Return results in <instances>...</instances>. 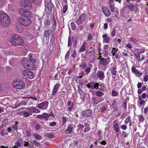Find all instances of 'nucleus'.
Segmentation results:
<instances>
[{
  "mask_svg": "<svg viewBox=\"0 0 148 148\" xmlns=\"http://www.w3.org/2000/svg\"><path fill=\"white\" fill-rule=\"evenodd\" d=\"M130 41L131 42L134 43L137 42L138 41V40L135 38H131Z\"/></svg>",
  "mask_w": 148,
  "mask_h": 148,
  "instance_id": "4d7b16f0",
  "label": "nucleus"
},
{
  "mask_svg": "<svg viewBox=\"0 0 148 148\" xmlns=\"http://www.w3.org/2000/svg\"><path fill=\"white\" fill-rule=\"evenodd\" d=\"M10 41L12 45L14 46L22 45L24 42V40L17 34L14 35Z\"/></svg>",
  "mask_w": 148,
  "mask_h": 148,
  "instance_id": "f257e3e1",
  "label": "nucleus"
},
{
  "mask_svg": "<svg viewBox=\"0 0 148 148\" xmlns=\"http://www.w3.org/2000/svg\"><path fill=\"white\" fill-rule=\"evenodd\" d=\"M15 145L17 146L18 147H21V143L19 141H17L15 143Z\"/></svg>",
  "mask_w": 148,
  "mask_h": 148,
  "instance_id": "0e129e2a",
  "label": "nucleus"
},
{
  "mask_svg": "<svg viewBox=\"0 0 148 148\" xmlns=\"http://www.w3.org/2000/svg\"><path fill=\"white\" fill-rule=\"evenodd\" d=\"M118 49H116L115 48H113L111 51V53L113 56L115 55V54L117 52Z\"/></svg>",
  "mask_w": 148,
  "mask_h": 148,
  "instance_id": "7c9ffc66",
  "label": "nucleus"
},
{
  "mask_svg": "<svg viewBox=\"0 0 148 148\" xmlns=\"http://www.w3.org/2000/svg\"><path fill=\"white\" fill-rule=\"evenodd\" d=\"M56 123L55 122H53L49 123V125L51 126H53L56 125Z\"/></svg>",
  "mask_w": 148,
  "mask_h": 148,
  "instance_id": "774afa93",
  "label": "nucleus"
},
{
  "mask_svg": "<svg viewBox=\"0 0 148 148\" xmlns=\"http://www.w3.org/2000/svg\"><path fill=\"white\" fill-rule=\"evenodd\" d=\"M128 8L130 10V11H134V6L133 5L131 4H130L129 5H128Z\"/></svg>",
  "mask_w": 148,
  "mask_h": 148,
  "instance_id": "c756f323",
  "label": "nucleus"
},
{
  "mask_svg": "<svg viewBox=\"0 0 148 148\" xmlns=\"http://www.w3.org/2000/svg\"><path fill=\"white\" fill-rule=\"evenodd\" d=\"M33 143L37 147H40L41 146L40 144L38 143V142H37L36 140H34L33 141Z\"/></svg>",
  "mask_w": 148,
  "mask_h": 148,
  "instance_id": "473e14b6",
  "label": "nucleus"
},
{
  "mask_svg": "<svg viewBox=\"0 0 148 148\" xmlns=\"http://www.w3.org/2000/svg\"><path fill=\"white\" fill-rule=\"evenodd\" d=\"M90 68L89 67H87L85 70V71L87 74L89 73L90 71Z\"/></svg>",
  "mask_w": 148,
  "mask_h": 148,
  "instance_id": "58836bf2",
  "label": "nucleus"
},
{
  "mask_svg": "<svg viewBox=\"0 0 148 148\" xmlns=\"http://www.w3.org/2000/svg\"><path fill=\"white\" fill-rule=\"evenodd\" d=\"M42 116H43V118H44L45 119H46V120H48L49 118V116L47 113H44L42 115Z\"/></svg>",
  "mask_w": 148,
  "mask_h": 148,
  "instance_id": "c9c22d12",
  "label": "nucleus"
},
{
  "mask_svg": "<svg viewBox=\"0 0 148 148\" xmlns=\"http://www.w3.org/2000/svg\"><path fill=\"white\" fill-rule=\"evenodd\" d=\"M97 76L100 80H103L105 77L103 72L102 71H99L97 73Z\"/></svg>",
  "mask_w": 148,
  "mask_h": 148,
  "instance_id": "f8f14e48",
  "label": "nucleus"
},
{
  "mask_svg": "<svg viewBox=\"0 0 148 148\" xmlns=\"http://www.w3.org/2000/svg\"><path fill=\"white\" fill-rule=\"evenodd\" d=\"M123 106L125 110L127 109V103L126 102H123Z\"/></svg>",
  "mask_w": 148,
  "mask_h": 148,
  "instance_id": "e2e57ef3",
  "label": "nucleus"
},
{
  "mask_svg": "<svg viewBox=\"0 0 148 148\" xmlns=\"http://www.w3.org/2000/svg\"><path fill=\"white\" fill-rule=\"evenodd\" d=\"M114 130L116 133H118L119 132V126L118 124H115L114 126Z\"/></svg>",
  "mask_w": 148,
  "mask_h": 148,
  "instance_id": "4be33fe9",
  "label": "nucleus"
},
{
  "mask_svg": "<svg viewBox=\"0 0 148 148\" xmlns=\"http://www.w3.org/2000/svg\"><path fill=\"white\" fill-rule=\"evenodd\" d=\"M122 135L125 138H126L128 135V134L126 133L125 131L122 132Z\"/></svg>",
  "mask_w": 148,
  "mask_h": 148,
  "instance_id": "bf43d9fd",
  "label": "nucleus"
},
{
  "mask_svg": "<svg viewBox=\"0 0 148 148\" xmlns=\"http://www.w3.org/2000/svg\"><path fill=\"white\" fill-rule=\"evenodd\" d=\"M68 7L67 5H65L63 7V11L64 13H65L67 10Z\"/></svg>",
  "mask_w": 148,
  "mask_h": 148,
  "instance_id": "c03bdc74",
  "label": "nucleus"
},
{
  "mask_svg": "<svg viewBox=\"0 0 148 148\" xmlns=\"http://www.w3.org/2000/svg\"><path fill=\"white\" fill-rule=\"evenodd\" d=\"M13 85L14 88L18 89L23 88L25 86V83L23 80L18 79L14 81Z\"/></svg>",
  "mask_w": 148,
  "mask_h": 148,
  "instance_id": "20e7f679",
  "label": "nucleus"
},
{
  "mask_svg": "<svg viewBox=\"0 0 148 148\" xmlns=\"http://www.w3.org/2000/svg\"><path fill=\"white\" fill-rule=\"evenodd\" d=\"M103 53L104 55V57H106L108 56V51H107L104 50L103 51Z\"/></svg>",
  "mask_w": 148,
  "mask_h": 148,
  "instance_id": "864d4df0",
  "label": "nucleus"
},
{
  "mask_svg": "<svg viewBox=\"0 0 148 148\" xmlns=\"http://www.w3.org/2000/svg\"><path fill=\"white\" fill-rule=\"evenodd\" d=\"M27 1L25 0H22L20 2V5L23 7H25V4L27 3Z\"/></svg>",
  "mask_w": 148,
  "mask_h": 148,
  "instance_id": "cd10ccee",
  "label": "nucleus"
},
{
  "mask_svg": "<svg viewBox=\"0 0 148 148\" xmlns=\"http://www.w3.org/2000/svg\"><path fill=\"white\" fill-rule=\"evenodd\" d=\"M102 37L103 38V40H105L106 43H108L110 40V38L109 37H107V35L106 34L103 35Z\"/></svg>",
  "mask_w": 148,
  "mask_h": 148,
  "instance_id": "6ab92c4d",
  "label": "nucleus"
},
{
  "mask_svg": "<svg viewBox=\"0 0 148 148\" xmlns=\"http://www.w3.org/2000/svg\"><path fill=\"white\" fill-rule=\"evenodd\" d=\"M77 90L80 95H82L83 94V91L79 86L78 87Z\"/></svg>",
  "mask_w": 148,
  "mask_h": 148,
  "instance_id": "e433bc0d",
  "label": "nucleus"
},
{
  "mask_svg": "<svg viewBox=\"0 0 148 148\" xmlns=\"http://www.w3.org/2000/svg\"><path fill=\"white\" fill-rule=\"evenodd\" d=\"M143 79L145 82H147L148 80V75H145Z\"/></svg>",
  "mask_w": 148,
  "mask_h": 148,
  "instance_id": "69168bd1",
  "label": "nucleus"
},
{
  "mask_svg": "<svg viewBox=\"0 0 148 148\" xmlns=\"http://www.w3.org/2000/svg\"><path fill=\"white\" fill-rule=\"evenodd\" d=\"M67 90L66 87L62 88L61 89V92L65 93H66L67 92Z\"/></svg>",
  "mask_w": 148,
  "mask_h": 148,
  "instance_id": "37998d69",
  "label": "nucleus"
},
{
  "mask_svg": "<svg viewBox=\"0 0 148 148\" xmlns=\"http://www.w3.org/2000/svg\"><path fill=\"white\" fill-rule=\"evenodd\" d=\"M23 75L26 78L32 79L34 78L33 73L30 70H25L23 71Z\"/></svg>",
  "mask_w": 148,
  "mask_h": 148,
  "instance_id": "423d86ee",
  "label": "nucleus"
},
{
  "mask_svg": "<svg viewBox=\"0 0 148 148\" xmlns=\"http://www.w3.org/2000/svg\"><path fill=\"white\" fill-rule=\"evenodd\" d=\"M10 23V20L8 14L5 12L0 13V23L3 26L7 27Z\"/></svg>",
  "mask_w": 148,
  "mask_h": 148,
  "instance_id": "f03ea898",
  "label": "nucleus"
},
{
  "mask_svg": "<svg viewBox=\"0 0 148 148\" xmlns=\"http://www.w3.org/2000/svg\"><path fill=\"white\" fill-rule=\"evenodd\" d=\"M92 112L90 109L83 111L82 113V115L85 117H89L92 114Z\"/></svg>",
  "mask_w": 148,
  "mask_h": 148,
  "instance_id": "1a4fd4ad",
  "label": "nucleus"
},
{
  "mask_svg": "<svg viewBox=\"0 0 148 148\" xmlns=\"http://www.w3.org/2000/svg\"><path fill=\"white\" fill-rule=\"evenodd\" d=\"M109 4L110 6L114 5L113 0H110L109 1Z\"/></svg>",
  "mask_w": 148,
  "mask_h": 148,
  "instance_id": "052dcab7",
  "label": "nucleus"
},
{
  "mask_svg": "<svg viewBox=\"0 0 148 148\" xmlns=\"http://www.w3.org/2000/svg\"><path fill=\"white\" fill-rule=\"evenodd\" d=\"M121 128L123 130H125L127 128V126L125 125H123L121 126Z\"/></svg>",
  "mask_w": 148,
  "mask_h": 148,
  "instance_id": "603ef678",
  "label": "nucleus"
},
{
  "mask_svg": "<svg viewBox=\"0 0 148 148\" xmlns=\"http://www.w3.org/2000/svg\"><path fill=\"white\" fill-rule=\"evenodd\" d=\"M104 95V93L100 90L97 91L96 92V95L97 96L101 97L102 96Z\"/></svg>",
  "mask_w": 148,
  "mask_h": 148,
  "instance_id": "5701e85b",
  "label": "nucleus"
},
{
  "mask_svg": "<svg viewBox=\"0 0 148 148\" xmlns=\"http://www.w3.org/2000/svg\"><path fill=\"white\" fill-rule=\"evenodd\" d=\"M73 126L71 124L69 125L68 126L67 129L66 130L65 134H67L71 133L73 130Z\"/></svg>",
  "mask_w": 148,
  "mask_h": 148,
  "instance_id": "ddd939ff",
  "label": "nucleus"
},
{
  "mask_svg": "<svg viewBox=\"0 0 148 148\" xmlns=\"http://www.w3.org/2000/svg\"><path fill=\"white\" fill-rule=\"evenodd\" d=\"M99 85V83L91 82L88 83L86 85V86L88 88L94 89H98Z\"/></svg>",
  "mask_w": 148,
  "mask_h": 148,
  "instance_id": "6e6552de",
  "label": "nucleus"
},
{
  "mask_svg": "<svg viewBox=\"0 0 148 148\" xmlns=\"http://www.w3.org/2000/svg\"><path fill=\"white\" fill-rule=\"evenodd\" d=\"M29 60L31 62H36V61L35 59L32 58V54H30L29 55Z\"/></svg>",
  "mask_w": 148,
  "mask_h": 148,
  "instance_id": "bb28decb",
  "label": "nucleus"
},
{
  "mask_svg": "<svg viewBox=\"0 0 148 148\" xmlns=\"http://www.w3.org/2000/svg\"><path fill=\"white\" fill-rule=\"evenodd\" d=\"M86 46L85 45H83L79 49V52L84 51L85 50Z\"/></svg>",
  "mask_w": 148,
  "mask_h": 148,
  "instance_id": "72a5a7b5",
  "label": "nucleus"
},
{
  "mask_svg": "<svg viewBox=\"0 0 148 148\" xmlns=\"http://www.w3.org/2000/svg\"><path fill=\"white\" fill-rule=\"evenodd\" d=\"M52 32V31L51 29L46 30L44 32V36L45 37H49L50 36Z\"/></svg>",
  "mask_w": 148,
  "mask_h": 148,
  "instance_id": "2eb2a0df",
  "label": "nucleus"
},
{
  "mask_svg": "<svg viewBox=\"0 0 148 148\" xmlns=\"http://www.w3.org/2000/svg\"><path fill=\"white\" fill-rule=\"evenodd\" d=\"M59 86L60 85L59 84L57 83L55 85L53 88L58 90L59 88Z\"/></svg>",
  "mask_w": 148,
  "mask_h": 148,
  "instance_id": "13d9d810",
  "label": "nucleus"
},
{
  "mask_svg": "<svg viewBox=\"0 0 148 148\" xmlns=\"http://www.w3.org/2000/svg\"><path fill=\"white\" fill-rule=\"evenodd\" d=\"M23 29L21 27H18L16 28L17 31L19 33H21L23 31Z\"/></svg>",
  "mask_w": 148,
  "mask_h": 148,
  "instance_id": "f704fd0d",
  "label": "nucleus"
},
{
  "mask_svg": "<svg viewBox=\"0 0 148 148\" xmlns=\"http://www.w3.org/2000/svg\"><path fill=\"white\" fill-rule=\"evenodd\" d=\"M46 136L47 138H52L54 136V135L53 134H46Z\"/></svg>",
  "mask_w": 148,
  "mask_h": 148,
  "instance_id": "ea45409f",
  "label": "nucleus"
},
{
  "mask_svg": "<svg viewBox=\"0 0 148 148\" xmlns=\"http://www.w3.org/2000/svg\"><path fill=\"white\" fill-rule=\"evenodd\" d=\"M35 62L30 61L26 58L23 59L22 64L23 66L25 68L32 70L35 68Z\"/></svg>",
  "mask_w": 148,
  "mask_h": 148,
  "instance_id": "7ed1b4c3",
  "label": "nucleus"
},
{
  "mask_svg": "<svg viewBox=\"0 0 148 148\" xmlns=\"http://www.w3.org/2000/svg\"><path fill=\"white\" fill-rule=\"evenodd\" d=\"M92 101L94 104L95 105L98 104L101 101L99 100V98L95 97H92Z\"/></svg>",
  "mask_w": 148,
  "mask_h": 148,
  "instance_id": "4468645a",
  "label": "nucleus"
},
{
  "mask_svg": "<svg viewBox=\"0 0 148 148\" xmlns=\"http://www.w3.org/2000/svg\"><path fill=\"white\" fill-rule=\"evenodd\" d=\"M131 121V120L130 119V116H129L126 118L125 121V123L126 124L128 123L129 122Z\"/></svg>",
  "mask_w": 148,
  "mask_h": 148,
  "instance_id": "a18cd8bd",
  "label": "nucleus"
},
{
  "mask_svg": "<svg viewBox=\"0 0 148 148\" xmlns=\"http://www.w3.org/2000/svg\"><path fill=\"white\" fill-rule=\"evenodd\" d=\"M23 115L25 117H27L29 116L30 115V114L28 112H25L23 113Z\"/></svg>",
  "mask_w": 148,
  "mask_h": 148,
  "instance_id": "de8ad7c7",
  "label": "nucleus"
},
{
  "mask_svg": "<svg viewBox=\"0 0 148 148\" xmlns=\"http://www.w3.org/2000/svg\"><path fill=\"white\" fill-rule=\"evenodd\" d=\"M53 25L54 26H56L57 25V23L55 18L54 16H53Z\"/></svg>",
  "mask_w": 148,
  "mask_h": 148,
  "instance_id": "3c124183",
  "label": "nucleus"
},
{
  "mask_svg": "<svg viewBox=\"0 0 148 148\" xmlns=\"http://www.w3.org/2000/svg\"><path fill=\"white\" fill-rule=\"evenodd\" d=\"M69 55H70V53H69V51H67V53L66 54L65 56V60L66 59H67L68 58Z\"/></svg>",
  "mask_w": 148,
  "mask_h": 148,
  "instance_id": "338daca9",
  "label": "nucleus"
},
{
  "mask_svg": "<svg viewBox=\"0 0 148 148\" xmlns=\"http://www.w3.org/2000/svg\"><path fill=\"white\" fill-rule=\"evenodd\" d=\"M144 120V118L142 115H140L138 118V120L140 122H143Z\"/></svg>",
  "mask_w": 148,
  "mask_h": 148,
  "instance_id": "2f4dec72",
  "label": "nucleus"
},
{
  "mask_svg": "<svg viewBox=\"0 0 148 148\" xmlns=\"http://www.w3.org/2000/svg\"><path fill=\"white\" fill-rule=\"evenodd\" d=\"M35 139L37 140H40L42 139V136L39 135L35 134L34 135Z\"/></svg>",
  "mask_w": 148,
  "mask_h": 148,
  "instance_id": "a878e982",
  "label": "nucleus"
},
{
  "mask_svg": "<svg viewBox=\"0 0 148 148\" xmlns=\"http://www.w3.org/2000/svg\"><path fill=\"white\" fill-rule=\"evenodd\" d=\"M116 34V32L114 28H113V30H112V32L111 33V36H114Z\"/></svg>",
  "mask_w": 148,
  "mask_h": 148,
  "instance_id": "6e6d98bb",
  "label": "nucleus"
},
{
  "mask_svg": "<svg viewBox=\"0 0 148 148\" xmlns=\"http://www.w3.org/2000/svg\"><path fill=\"white\" fill-rule=\"evenodd\" d=\"M45 8H47L48 10L50 12L52 10V8L54 6L51 3H49L47 5H45Z\"/></svg>",
  "mask_w": 148,
  "mask_h": 148,
  "instance_id": "dca6fc26",
  "label": "nucleus"
},
{
  "mask_svg": "<svg viewBox=\"0 0 148 148\" xmlns=\"http://www.w3.org/2000/svg\"><path fill=\"white\" fill-rule=\"evenodd\" d=\"M117 94V93L116 91L113 90L112 91V95L113 96H116Z\"/></svg>",
  "mask_w": 148,
  "mask_h": 148,
  "instance_id": "8fccbe9b",
  "label": "nucleus"
},
{
  "mask_svg": "<svg viewBox=\"0 0 148 148\" xmlns=\"http://www.w3.org/2000/svg\"><path fill=\"white\" fill-rule=\"evenodd\" d=\"M63 125H64L66 121V118L65 117H63L62 118Z\"/></svg>",
  "mask_w": 148,
  "mask_h": 148,
  "instance_id": "680f3d73",
  "label": "nucleus"
},
{
  "mask_svg": "<svg viewBox=\"0 0 148 148\" xmlns=\"http://www.w3.org/2000/svg\"><path fill=\"white\" fill-rule=\"evenodd\" d=\"M87 66L86 64L85 63H82L79 65V66L80 67H82L84 68H85Z\"/></svg>",
  "mask_w": 148,
  "mask_h": 148,
  "instance_id": "09e8293b",
  "label": "nucleus"
},
{
  "mask_svg": "<svg viewBox=\"0 0 148 148\" xmlns=\"http://www.w3.org/2000/svg\"><path fill=\"white\" fill-rule=\"evenodd\" d=\"M18 124L16 123L14 125L12 126V128L14 130H16L18 128Z\"/></svg>",
  "mask_w": 148,
  "mask_h": 148,
  "instance_id": "49530a36",
  "label": "nucleus"
},
{
  "mask_svg": "<svg viewBox=\"0 0 148 148\" xmlns=\"http://www.w3.org/2000/svg\"><path fill=\"white\" fill-rule=\"evenodd\" d=\"M99 59L101 60V63L102 65H105L106 64L107 62L105 58L100 57Z\"/></svg>",
  "mask_w": 148,
  "mask_h": 148,
  "instance_id": "aec40b11",
  "label": "nucleus"
},
{
  "mask_svg": "<svg viewBox=\"0 0 148 148\" xmlns=\"http://www.w3.org/2000/svg\"><path fill=\"white\" fill-rule=\"evenodd\" d=\"M138 105L140 107L145 103V101L142 99V98L140 96H139L138 100Z\"/></svg>",
  "mask_w": 148,
  "mask_h": 148,
  "instance_id": "f3484780",
  "label": "nucleus"
},
{
  "mask_svg": "<svg viewBox=\"0 0 148 148\" xmlns=\"http://www.w3.org/2000/svg\"><path fill=\"white\" fill-rule=\"evenodd\" d=\"M30 15L31 14L30 12L28 10H26V11L25 13L24 16H25L24 17H29Z\"/></svg>",
  "mask_w": 148,
  "mask_h": 148,
  "instance_id": "c85d7f7f",
  "label": "nucleus"
},
{
  "mask_svg": "<svg viewBox=\"0 0 148 148\" xmlns=\"http://www.w3.org/2000/svg\"><path fill=\"white\" fill-rule=\"evenodd\" d=\"M102 11L105 15L108 17L110 15V12L109 9L103 6L101 8Z\"/></svg>",
  "mask_w": 148,
  "mask_h": 148,
  "instance_id": "9d476101",
  "label": "nucleus"
},
{
  "mask_svg": "<svg viewBox=\"0 0 148 148\" xmlns=\"http://www.w3.org/2000/svg\"><path fill=\"white\" fill-rule=\"evenodd\" d=\"M25 8L28 10H31L32 8V7L31 3L28 1H27V3L25 4Z\"/></svg>",
  "mask_w": 148,
  "mask_h": 148,
  "instance_id": "a211bd4d",
  "label": "nucleus"
},
{
  "mask_svg": "<svg viewBox=\"0 0 148 148\" xmlns=\"http://www.w3.org/2000/svg\"><path fill=\"white\" fill-rule=\"evenodd\" d=\"M57 91H58V90H57V89H54L53 88V91H52V95H55V94L56 93Z\"/></svg>",
  "mask_w": 148,
  "mask_h": 148,
  "instance_id": "5fc2aeb1",
  "label": "nucleus"
},
{
  "mask_svg": "<svg viewBox=\"0 0 148 148\" xmlns=\"http://www.w3.org/2000/svg\"><path fill=\"white\" fill-rule=\"evenodd\" d=\"M26 10L25 9L20 8L19 10L20 14L21 15H24Z\"/></svg>",
  "mask_w": 148,
  "mask_h": 148,
  "instance_id": "393cba45",
  "label": "nucleus"
},
{
  "mask_svg": "<svg viewBox=\"0 0 148 148\" xmlns=\"http://www.w3.org/2000/svg\"><path fill=\"white\" fill-rule=\"evenodd\" d=\"M18 21L21 25L28 26L32 23L31 20L27 17H21L18 19Z\"/></svg>",
  "mask_w": 148,
  "mask_h": 148,
  "instance_id": "39448f33",
  "label": "nucleus"
},
{
  "mask_svg": "<svg viewBox=\"0 0 148 148\" xmlns=\"http://www.w3.org/2000/svg\"><path fill=\"white\" fill-rule=\"evenodd\" d=\"M72 45V42L70 39V36H69L68 38V46L70 47Z\"/></svg>",
  "mask_w": 148,
  "mask_h": 148,
  "instance_id": "a19ab883",
  "label": "nucleus"
},
{
  "mask_svg": "<svg viewBox=\"0 0 148 148\" xmlns=\"http://www.w3.org/2000/svg\"><path fill=\"white\" fill-rule=\"evenodd\" d=\"M74 107V103H72L71 106L67 109L68 110H69L70 111H71L73 109Z\"/></svg>",
  "mask_w": 148,
  "mask_h": 148,
  "instance_id": "4c0bfd02",
  "label": "nucleus"
},
{
  "mask_svg": "<svg viewBox=\"0 0 148 148\" xmlns=\"http://www.w3.org/2000/svg\"><path fill=\"white\" fill-rule=\"evenodd\" d=\"M71 25L72 29L75 30L76 29L77 27L75 24L73 22H71Z\"/></svg>",
  "mask_w": 148,
  "mask_h": 148,
  "instance_id": "b1692460",
  "label": "nucleus"
},
{
  "mask_svg": "<svg viewBox=\"0 0 148 148\" xmlns=\"http://www.w3.org/2000/svg\"><path fill=\"white\" fill-rule=\"evenodd\" d=\"M50 25V22L49 19L46 20L44 21V26L45 27H48Z\"/></svg>",
  "mask_w": 148,
  "mask_h": 148,
  "instance_id": "412c9836",
  "label": "nucleus"
},
{
  "mask_svg": "<svg viewBox=\"0 0 148 148\" xmlns=\"http://www.w3.org/2000/svg\"><path fill=\"white\" fill-rule=\"evenodd\" d=\"M49 104V102L47 101H45L38 104V107L40 109H41L43 107L47 108Z\"/></svg>",
  "mask_w": 148,
  "mask_h": 148,
  "instance_id": "9b49d317",
  "label": "nucleus"
},
{
  "mask_svg": "<svg viewBox=\"0 0 148 148\" xmlns=\"http://www.w3.org/2000/svg\"><path fill=\"white\" fill-rule=\"evenodd\" d=\"M8 122V119H4L2 121V125H5L6 124H7Z\"/></svg>",
  "mask_w": 148,
  "mask_h": 148,
  "instance_id": "79ce46f5",
  "label": "nucleus"
},
{
  "mask_svg": "<svg viewBox=\"0 0 148 148\" xmlns=\"http://www.w3.org/2000/svg\"><path fill=\"white\" fill-rule=\"evenodd\" d=\"M86 19V14H82L78 18L77 20L75 21L77 25H79L83 23Z\"/></svg>",
  "mask_w": 148,
  "mask_h": 148,
  "instance_id": "0eeeda50",
  "label": "nucleus"
}]
</instances>
